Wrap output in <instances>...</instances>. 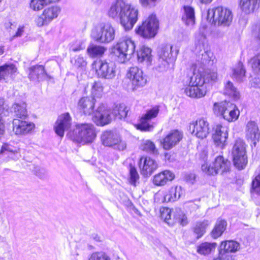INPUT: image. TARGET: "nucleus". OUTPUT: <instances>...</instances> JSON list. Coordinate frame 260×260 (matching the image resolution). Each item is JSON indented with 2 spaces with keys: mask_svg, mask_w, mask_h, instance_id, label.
Returning <instances> with one entry per match:
<instances>
[{
  "mask_svg": "<svg viewBox=\"0 0 260 260\" xmlns=\"http://www.w3.org/2000/svg\"><path fill=\"white\" fill-rule=\"evenodd\" d=\"M139 11L127 3L126 0H116L109 11V17L119 18L121 26L126 31L131 30L138 20Z\"/></svg>",
  "mask_w": 260,
  "mask_h": 260,
  "instance_id": "obj_1",
  "label": "nucleus"
},
{
  "mask_svg": "<svg viewBox=\"0 0 260 260\" xmlns=\"http://www.w3.org/2000/svg\"><path fill=\"white\" fill-rule=\"evenodd\" d=\"M68 136L74 142L84 144L92 143L96 137V134L92 124L79 123L69 132Z\"/></svg>",
  "mask_w": 260,
  "mask_h": 260,
  "instance_id": "obj_2",
  "label": "nucleus"
},
{
  "mask_svg": "<svg viewBox=\"0 0 260 260\" xmlns=\"http://www.w3.org/2000/svg\"><path fill=\"white\" fill-rule=\"evenodd\" d=\"M135 42L128 37L120 38L112 48V53L119 61L124 63L128 60L135 51Z\"/></svg>",
  "mask_w": 260,
  "mask_h": 260,
  "instance_id": "obj_3",
  "label": "nucleus"
},
{
  "mask_svg": "<svg viewBox=\"0 0 260 260\" xmlns=\"http://www.w3.org/2000/svg\"><path fill=\"white\" fill-rule=\"evenodd\" d=\"M207 19L214 25L229 26L232 21L233 14L230 9L218 6L208 9Z\"/></svg>",
  "mask_w": 260,
  "mask_h": 260,
  "instance_id": "obj_4",
  "label": "nucleus"
},
{
  "mask_svg": "<svg viewBox=\"0 0 260 260\" xmlns=\"http://www.w3.org/2000/svg\"><path fill=\"white\" fill-rule=\"evenodd\" d=\"M200 77L192 73L184 79V84L186 87L183 90L187 96L199 99L206 95L208 89L200 82Z\"/></svg>",
  "mask_w": 260,
  "mask_h": 260,
  "instance_id": "obj_5",
  "label": "nucleus"
},
{
  "mask_svg": "<svg viewBox=\"0 0 260 260\" xmlns=\"http://www.w3.org/2000/svg\"><path fill=\"white\" fill-rule=\"evenodd\" d=\"M116 35L115 28L109 23H101L94 27L91 32V37L95 41L108 44L115 39Z\"/></svg>",
  "mask_w": 260,
  "mask_h": 260,
  "instance_id": "obj_6",
  "label": "nucleus"
},
{
  "mask_svg": "<svg viewBox=\"0 0 260 260\" xmlns=\"http://www.w3.org/2000/svg\"><path fill=\"white\" fill-rule=\"evenodd\" d=\"M213 110L215 114L222 116L229 122L236 120L240 114L235 104L226 101L214 103Z\"/></svg>",
  "mask_w": 260,
  "mask_h": 260,
  "instance_id": "obj_7",
  "label": "nucleus"
},
{
  "mask_svg": "<svg viewBox=\"0 0 260 260\" xmlns=\"http://www.w3.org/2000/svg\"><path fill=\"white\" fill-rule=\"evenodd\" d=\"M159 28V22L156 15L152 14L136 29V32L141 37L150 39L155 36Z\"/></svg>",
  "mask_w": 260,
  "mask_h": 260,
  "instance_id": "obj_8",
  "label": "nucleus"
},
{
  "mask_svg": "<svg viewBox=\"0 0 260 260\" xmlns=\"http://www.w3.org/2000/svg\"><path fill=\"white\" fill-rule=\"evenodd\" d=\"M231 162L224 159L222 156H217L212 165L208 166L204 164L202 166V171L206 174L210 175H214L217 174L221 175L230 171Z\"/></svg>",
  "mask_w": 260,
  "mask_h": 260,
  "instance_id": "obj_9",
  "label": "nucleus"
},
{
  "mask_svg": "<svg viewBox=\"0 0 260 260\" xmlns=\"http://www.w3.org/2000/svg\"><path fill=\"white\" fill-rule=\"evenodd\" d=\"M232 153L235 166L239 170L243 169L247 164V159L245 144L242 140L238 139L236 141Z\"/></svg>",
  "mask_w": 260,
  "mask_h": 260,
  "instance_id": "obj_10",
  "label": "nucleus"
},
{
  "mask_svg": "<svg viewBox=\"0 0 260 260\" xmlns=\"http://www.w3.org/2000/svg\"><path fill=\"white\" fill-rule=\"evenodd\" d=\"M205 40L206 36L204 33L200 30L199 34L196 35L195 51L198 56V61H200L202 66L210 61V56L212 55V53L205 47Z\"/></svg>",
  "mask_w": 260,
  "mask_h": 260,
  "instance_id": "obj_11",
  "label": "nucleus"
},
{
  "mask_svg": "<svg viewBox=\"0 0 260 260\" xmlns=\"http://www.w3.org/2000/svg\"><path fill=\"white\" fill-rule=\"evenodd\" d=\"M189 128L192 135L201 139L206 138L209 134V123L206 118L200 117L192 121Z\"/></svg>",
  "mask_w": 260,
  "mask_h": 260,
  "instance_id": "obj_12",
  "label": "nucleus"
},
{
  "mask_svg": "<svg viewBox=\"0 0 260 260\" xmlns=\"http://www.w3.org/2000/svg\"><path fill=\"white\" fill-rule=\"evenodd\" d=\"M101 141L104 145L115 149L123 150L126 148V143L121 140L118 134L112 131H105L101 136Z\"/></svg>",
  "mask_w": 260,
  "mask_h": 260,
  "instance_id": "obj_13",
  "label": "nucleus"
},
{
  "mask_svg": "<svg viewBox=\"0 0 260 260\" xmlns=\"http://www.w3.org/2000/svg\"><path fill=\"white\" fill-rule=\"evenodd\" d=\"M159 111V106H155L147 110L146 113L141 118L140 123L137 125V128L143 132H149L153 128L150 121L156 117Z\"/></svg>",
  "mask_w": 260,
  "mask_h": 260,
  "instance_id": "obj_14",
  "label": "nucleus"
},
{
  "mask_svg": "<svg viewBox=\"0 0 260 260\" xmlns=\"http://www.w3.org/2000/svg\"><path fill=\"white\" fill-rule=\"evenodd\" d=\"M93 113L92 120L97 125H105L109 123L111 120L110 110L102 103L100 104Z\"/></svg>",
  "mask_w": 260,
  "mask_h": 260,
  "instance_id": "obj_15",
  "label": "nucleus"
},
{
  "mask_svg": "<svg viewBox=\"0 0 260 260\" xmlns=\"http://www.w3.org/2000/svg\"><path fill=\"white\" fill-rule=\"evenodd\" d=\"M212 139L215 145L221 149L226 146L228 138L227 128L220 124H217L213 127Z\"/></svg>",
  "mask_w": 260,
  "mask_h": 260,
  "instance_id": "obj_16",
  "label": "nucleus"
},
{
  "mask_svg": "<svg viewBox=\"0 0 260 260\" xmlns=\"http://www.w3.org/2000/svg\"><path fill=\"white\" fill-rule=\"evenodd\" d=\"M28 78L35 83L50 79V76L46 73L45 68L42 65H36L28 69Z\"/></svg>",
  "mask_w": 260,
  "mask_h": 260,
  "instance_id": "obj_17",
  "label": "nucleus"
},
{
  "mask_svg": "<svg viewBox=\"0 0 260 260\" xmlns=\"http://www.w3.org/2000/svg\"><path fill=\"white\" fill-rule=\"evenodd\" d=\"M100 66L97 70L98 76L102 78L111 79L115 76L116 66L112 61L100 60Z\"/></svg>",
  "mask_w": 260,
  "mask_h": 260,
  "instance_id": "obj_18",
  "label": "nucleus"
},
{
  "mask_svg": "<svg viewBox=\"0 0 260 260\" xmlns=\"http://www.w3.org/2000/svg\"><path fill=\"white\" fill-rule=\"evenodd\" d=\"M183 134L178 130H174L169 133L161 141L162 148L169 150L175 146L182 139Z\"/></svg>",
  "mask_w": 260,
  "mask_h": 260,
  "instance_id": "obj_19",
  "label": "nucleus"
},
{
  "mask_svg": "<svg viewBox=\"0 0 260 260\" xmlns=\"http://www.w3.org/2000/svg\"><path fill=\"white\" fill-rule=\"evenodd\" d=\"M71 125V117L69 113H63L58 116L54 126L56 134L60 137L64 136V131Z\"/></svg>",
  "mask_w": 260,
  "mask_h": 260,
  "instance_id": "obj_20",
  "label": "nucleus"
},
{
  "mask_svg": "<svg viewBox=\"0 0 260 260\" xmlns=\"http://www.w3.org/2000/svg\"><path fill=\"white\" fill-rule=\"evenodd\" d=\"M127 77L132 80L133 85L136 87L143 86L146 83V79L143 76L142 71L137 67L129 68Z\"/></svg>",
  "mask_w": 260,
  "mask_h": 260,
  "instance_id": "obj_21",
  "label": "nucleus"
},
{
  "mask_svg": "<svg viewBox=\"0 0 260 260\" xmlns=\"http://www.w3.org/2000/svg\"><path fill=\"white\" fill-rule=\"evenodd\" d=\"M157 162L150 157H142L139 161L141 173L143 176H150L157 168Z\"/></svg>",
  "mask_w": 260,
  "mask_h": 260,
  "instance_id": "obj_22",
  "label": "nucleus"
},
{
  "mask_svg": "<svg viewBox=\"0 0 260 260\" xmlns=\"http://www.w3.org/2000/svg\"><path fill=\"white\" fill-rule=\"evenodd\" d=\"M35 128V124L30 122L14 119L13 130L16 135H25L30 133Z\"/></svg>",
  "mask_w": 260,
  "mask_h": 260,
  "instance_id": "obj_23",
  "label": "nucleus"
},
{
  "mask_svg": "<svg viewBox=\"0 0 260 260\" xmlns=\"http://www.w3.org/2000/svg\"><path fill=\"white\" fill-rule=\"evenodd\" d=\"M192 74L200 76V82L204 86H206L207 89L216 82L218 79L217 73L210 70L206 71L203 73H201L200 72H196L194 70Z\"/></svg>",
  "mask_w": 260,
  "mask_h": 260,
  "instance_id": "obj_24",
  "label": "nucleus"
},
{
  "mask_svg": "<svg viewBox=\"0 0 260 260\" xmlns=\"http://www.w3.org/2000/svg\"><path fill=\"white\" fill-rule=\"evenodd\" d=\"M245 135L246 139L252 142L255 146L260 137L259 130L255 121H249L247 122L245 127Z\"/></svg>",
  "mask_w": 260,
  "mask_h": 260,
  "instance_id": "obj_25",
  "label": "nucleus"
},
{
  "mask_svg": "<svg viewBox=\"0 0 260 260\" xmlns=\"http://www.w3.org/2000/svg\"><path fill=\"white\" fill-rule=\"evenodd\" d=\"M96 100L93 98L88 96L83 97L78 102V107L85 114L90 115L93 113V108Z\"/></svg>",
  "mask_w": 260,
  "mask_h": 260,
  "instance_id": "obj_26",
  "label": "nucleus"
},
{
  "mask_svg": "<svg viewBox=\"0 0 260 260\" xmlns=\"http://www.w3.org/2000/svg\"><path fill=\"white\" fill-rule=\"evenodd\" d=\"M260 0H240L239 6L243 13L250 14L258 9Z\"/></svg>",
  "mask_w": 260,
  "mask_h": 260,
  "instance_id": "obj_27",
  "label": "nucleus"
},
{
  "mask_svg": "<svg viewBox=\"0 0 260 260\" xmlns=\"http://www.w3.org/2000/svg\"><path fill=\"white\" fill-rule=\"evenodd\" d=\"M19 149H18L8 144H4L0 150V155L2 156H8L12 159H17L19 156Z\"/></svg>",
  "mask_w": 260,
  "mask_h": 260,
  "instance_id": "obj_28",
  "label": "nucleus"
},
{
  "mask_svg": "<svg viewBox=\"0 0 260 260\" xmlns=\"http://www.w3.org/2000/svg\"><path fill=\"white\" fill-rule=\"evenodd\" d=\"M174 178V175L169 170H165L158 173L154 176L153 182L157 186H162L169 181L172 180Z\"/></svg>",
  "mask_w": 260,
  "mask_h": 260,
  "instance_id": "obj_29",
  "label": "nucleus"
},
{
  "mask_svg": "<svg viewBox=\"0 0 260 260\" xmlns=\"http://www.w3.org/2000/svg\"><path fill=\"white\" fill-rule=\"evenodd\" d=\"M17 72V68L12 63H6L0 66V81L5 80L8 77L14 78Z\"/></svg>",
  "mask_w": 260,
  "mask_h": 260,
  "instance_id": "obj_30",
  "label": "nucleus"
},
{
  "mask_svg": "<svg viewBox=\"0 0 260 260\" xmlns=\"http://www.w3.org/2000/svg\"><path fill=\"white\" fill-rule=\"evenodd\" d=\"M183 194V190L181 186L172 187L168 192L164 196V201L166 202H175Z\"/></svg>",
  "mask_w": 260,
  "mask_h": 260,
  "instance_id": "obj_31",
  "label": "nucleus"
},
{
  "mask_svg": "<svg viewBox=\"0 0 260 260\" xmlns=\"http://www.w3.org/2000/svg\"><path fill=\"white\" fill-rule=\"evenodd\" d=\"M172 46L170 44H162L157 50L158 55L160 58L174 61L175 58L172 53Z\"/></svg>",
  "mask_w": 260,
  "mask_h": 260,
  "instance_id": "obj_32",
  "label": "nucleus"
},
{
  "mask_svg": "<svg viewBox=\"0 0 260 260\" xmlns=\"http://www.w3.org/2000/svg\"><path fill=\"white\" fill-rule=\"evenodd\" d=\"M184 13L182 16L183 22L188 26H192L195 23V16L194 9L190 6L183 7Z\"/></svg>",
  "mask_w": 260,
  "mask_h": 260,
  "instance_id": "obj_33",
  "label": "nucleus"
},
{
  "mask_svg": "<svg viewBox=\"0 0 260 260\" xmlns=\"http://www.w3.org/2000/svg\"><path fill=\"white\" fill-rule=\"evenodd\" d=\"M137 57L139 62H145L147 65H149L152 61L151 50L143 46L138 51Z\"/></svg>",
  "mask_w": 260,
  "mask_h": 260,
  "instance_id": "obj_34",
  "label": "nucleus"
},
{
  "mask_svg": "<svg viewBox=\"0 0 260 260\" xmlns=\"http://www.w3.org/2000/svg\"><path fill=\"white\" fill-rule=\"evenodd\" d=\"M211 222L208 220L199 221L196 223L193 228L194 233L198 239L200 238L206 233V229L210 224Z\"/></svg>",
  "mask_w": 260,
  "mask_h": 260,
  "instance_id": "obj_35",
  "label": "nucleus"
},
{
  "mask_svg": "<svg viewBox=\"0 0 260 260\" xmlns=\"http://www.w3.org/2000/svg\"><path fill=\"white\" fill-rule=\"evenodd\" d=\"M129 108L124 104L116 105L113 110L115 116L120 119H125L129 111Z\"/></svg>",
  "mask_w": 260,
  "mask_h": 260,
  "instance_id": "obj_36",
  "label": "nucleus"
},
{
  "mask_svg": "<svg viewBox=\"0 0 260 260\" xmlns=\"http://www.w3.org/2000/svg\"><path fill=\"white\" fill-rule=\"evenodd\" d=\"M227 223L224 220L218 219L214 229L211 232V236L214 238L220 237L226 229Z\"/></svg>",
  "mask_w": 260,
  "mask_h": 260,
  "instance_id": "obj_37",
  "label": "nucleus"
},
{
  "mask_svg": "<svg viewBox=\"0 0 260 260\" xmlns=\"http://www.w3.org/2000/svg\"><path fill=\"white\" fill-rule=\"evenodd\" d=\"M223 93L233 98L235 100L239 99L240 97L239 91L234 86L233 83L229 81L225 83Z\"/></svg>",
  "mask_w": 260,
  "mask_h": 260,
  "instance_id": "obj_38",
  "label": "nucleus"
},
{
  "mask_svg": "<svg viewBox=\"0 0 260 260\" xmlns=\"http://www.w3.org/2000/svg\"><path fill=\"white\" fill-rule=\"evenodd\" d=\"M15 115L20 118H25L27 116L26 105L25 103H15L12 107Z\"/></svg>",
  "mask_w": 260,
  "mask_h": 260,
  "instance_id": "obj_39",
  "label": "nucleus"
},
{
  "mask_svg": "<svg viewBox=\"0 0 260 260\" xmlns=\"http://www.w3.org/2000/svg\"><path fill=\"white\" fill-rule=\"evenodd\" d=\"M245 69L241 62H239L233 69V77L238 82H242L245 78Z\"/></svg>",
  "mask_w": 260,
  "mask_h": 260,
  "instance_id": "obj_40",
  "label": "nucleus"
},
{
  "mask_svg": "<svg viewBox=\"0 0 260 260\" xmlns=\"http://www.w3.org/2000/svg\"><path fill=\"white\" fill-rule=\"evenodd\" d=\"M106 50V48L100 45H90L87 48V52L92 57L102 55Z\"/></svg>",
  "mask_w": 260,
  "mask_h": 260,
  "instance_id": "obj_41",
  "label": "nucleus"
},
{
  "mask_svg": "<svg viewBox=\"0 0 260 260\" xmlns=\"http://www.w3.org/2000/svg\"><path fill=\"white\" fill-rule=\"evenodd\" d=\"M60 9L56 6L49 7L44 10L43 14L45 17L47 21L50 22L58 16Z\"/></svg>",
  "mask_w": 260,
  "mask_h": 260,
  "instance_id": "obj_42",
  "label": "nucleus"
},
{
  "mask_svg": "<svg viewBox=\"0 0 260 260\" xmlns=\"http://www.w3.org/2000/svg\"><path fill=\"white\" fill-rule=\"evenodd\" d=\"M239 247L238 242L234 241H228L222 242L220 245V249H223L226 252H234L236 251Z\"/></svg>",
  "mask_w": 260,
  "mask_h": 260,
  "instance_id": "obj_43",
  "label": "nucleus"
},
{
  "mask_svg": "<svg viewBox=\"0 0 260 260\" xmlns=\"http://www.w3.org/2000/svg\"><path fill=\"white\" fill-rule=\"evenodd\" d=\"M216 245L215 243H203L198 247L197 252L201 254H208L215 249Z\"/></svg>",
  "mask_w": 260,
  "mask_h": 260,
  "instance_id": "obj_44",
  "label": "nucleus"
},
{
  "mask_svg": "<svg viewBox=\"0 0 260 260\" xmlns=\"http://www.w3.org/2000/svg\"><path fill=\"white\" fill-rule=\"evenodd\" d=\"M4 99L0 98V139L4 136L5 133V121L3 119L6 109L4 106Z\"/></svg>",
  "mask_w": 260,
  "mask_h": 260,
  "instance_id": "obj_45",
  "label": "nucleus"
},
{
  "mask_svg": "<svg viewBox=\"0 0 260 260\" xmlns=\"http://www.w3.org/2000/svg\"><path fill=\"white\" fill-rule=\"evenodd\" d=\"M141 147L143 151L150 153L155 154L157 153V150L155 147V144L149 140L144 141L141 145Z\"/></svg>",
  "mask_w": 260,
  "mask_h": 260,
  "instance_id": "obj_46",
  "label": "nucleus"
},
{
  "mask_svg": "<svg viewBox=\"0 0 260 260\" xmlns=\"http://www.w3.org/2000/svg\"><path fill=\"white\" fill-rule=\"evenodd\" d=\"M71 62L75 68L82 69L86 66V61L81 55L76 56L71 59Z\"/></svg>",
  "mask_w": 260,
  "mask_h": 260,
  "instance_id": "obj_47",
  "label": "nucleus"
},
{
  "mask_svg": "<svg viewBox=\"0 0 260 260\" xmlns=\"http://www.w3.org/2000/svg\"><path fill=\"white\" fill-rule=\"evenodd\" d=\"M103 88L101 83L95 82L91 88L92 98H101L103 95Z\"/></svg>",
  "mask_w": 260,
  "mask_h": 260,
  "instance_id": "obj_48",
  "label": "nucleus"
},
{
  "mask_svg": "<svg viewBox=\"0 0 260 260\" xmlns=\"http://www.w3.org/2000/svg\"><path fill=\"white\" fill-rule=\"evenodd\" d=\"M173 62L174 61H172L168 59H165L164 58H160V57H159L158 63L156 69L160 72H165L169 69L170 64H173Z\"/></svg>",
  "mask_w": 260,
  "mask_h": 260,
  "instance_id": "obj_49",
  "label": "nucleus"
},
{
  "mask_svg": "<svg viewBox=\"0 0 260 260\" xmlns=\"http://www.w3.org/2000/svg\"><path fill=\"white\" fill-rule=\"evenodd\" d=\"M249 62L253 72L260 75V54L251 58Z\"/></svg>",
  "mask_w": 260,
  "mask_h": 260,
  "instance_id": "obj_50",
  "label": "nucleus"
},
{
  "mask_svg": "<svg viewBox=\"0 0 260 260\" xmlns=\"http://www.w3.org/2000/svg\"><path fill=\"white\" fill-rule=\"evenodd\" d=\"M161 0H139L141 6L146 9H152L161 2Z\"/></svg>",
  "mask_w": 260,
  "mask_h": 260,
  "instance_id": "obj_51",
  "label": "nucleus"
},
{
  "mask_svg": "<svg viewBox=\"0 0 260 260\" xmlns=\"http://www.w3.org/2000/svg\"><path fill=\"white\" fill-rule=\"evenodd\" d=\"M129 167V182L132 185L136 186V182L139 179V176L135 167L131 165Z\"/></svg>",
  "mask_w": 260,
  "mask_h": 260,
  "instance_id": "obj_52",
  "label": "nucleus"
},
{
  "mask_svg": "<svg viewBox=\"0 0 260 260\" xmlns=\"http://www.w3.org/2000/svg\"><path fill=\"white\" fill-rule=\"evenodd\" d=\"M88 260H111L110 257L105 252H95L92 253L89 257Z\"/></svg>",
  "mask_w": 260,
  "mask_h": 260,
  "instance_id": "obj_53",
  "label": "nucleus"
},
{
  "mask_svg": "<svg viewBox=\"0 0 260 260\" xmlns=\"http://www.w3.org/2000/svg\"><path fill=\"white\" fill-rule=\"evenodd\" d=\"M45 5L47 4L44 0H31L30 3V8L35 11L42 9Z\"/></svg>",
  "mask_w": 260,
  "mask_h": 260,
  "instance_id": "obj_54",
  "label": "nucleus"
},
{
  "mask_svg": "<svg viewBox=\"0 0 260 260\" xmlns=\"http://www.w3.org/2000/svg\"><path fill=\"white\" fill-rule=\"evenodd\" d=\"M252 190L254 193L260 194V173L252 182Z\"/></svg>",
  "mask_w": 260,
  "mask_h": 260,
  "instance_id": "obj_55",
  "label": "nucleus"
},
{
  "mask_svg": "<svg viewBox=\"0 0 260 260\" xmlns=\"http://www.w3.org/2000/svg\"><path fill=\"white\" fill-rule=\"evenodd\" d=\"M84 43L80 41H76L74 44H72L70 50L73 52H76L85 48Z\"/></svg>",
  "mask_w": 260,
  "mask_h": 260,
  "instance_id": "obj_56",
  "label": "nucleus"
},
{
  "mask_svg": "<svg viewBox=\"0 0 260 260\" xmlns=\"http://www.w3.org/2000/svg\"><path fill=\"white\" fill-rule=\"evenodd\" d=\"M36 23L38 26L41 27L44 25H47L49 22H48V21H47L46 18L42 14V15L38 17L36 19Z\"/></svg>",
  "mask_w": 260,
  "mask_h": 260,
  "instance_id": "obj_57",
  "label": "nucleus"
},
{
  "mask_svg": "<svg viewBox=\"0 0 260 260\" xmlns=\"http://www.w3.org/2000/svg\"><path fill=\"white\" fill-rule=\"evenodd\" d=\"M161 215L164 217L165 220L167 222L168 220L171 219V211L169 208L164 209Z\"/></svg>",
  "mask_w": 260,
  "mask_h": 260,
  "instance_id": "obj_58",
  "label": "nucleus"
},
{
  "mask_svg": "<svg viewBox=\"0 0 260 260\" xmlns=\"http://www.w3.org/2000/svg\"><path fill=\"white\" fill-rule=\"evenodd\" d=\"M178 222L183 226L186 225L187 223V218L185 214L182 215L178 218Z\"/></svg>",
  "mask_w": 260,
  "mask_h": 260,
  "instance_id": "obj_59",
  "label": "nucleus"
},
{
  "mask_svg": "<svg viewBox=\"0 0 260 260\" xmlns=\"http://www.w3.org/2000/svg\"><path fill=\"white\" fill-rule=\"evenodd\" d=\"M196 179V176L194 174H188L186 177V179L190 183H193Z\"/></svg>",
  "mask_w": 260,
  "mask_h": 260,
  "instance_id": "obj_60",
  "label": "nucleus"
},
{
  "mask_svg": "<svg viewBox=\"0 0 260 260\" xmlns=\"http://www.w3.org/2000/svg\"><path fill=\"white\" fill-rule=\"evenodd\" d=\"M91 239L94 240V241L96 242H99L101 241V237L95 233H93L91 234L90 236Z\"/></svg>",
  "mask_w": 260,
  "mask_h": 260,
  "instance_id": "obj_61",
  "label": "nucleus"
},
{
  "mask_svg": "<svg viewBox=\"0 0 260 260\" xmlns=\"http://www.w3.org/2000/svg\"><path fill=\"white\" fill-rule=\"evenodd\" d=\"M24 31L23 27H20L18 29L16 34L15 35V37H20Z\"/></svg>",
  "mask_w": 260,
  "mask_h": 260,
  "instance_id": "obj_62",
  "label": "nucleus"
},
{
  "mask_svg": "<svg viewBox=\"0 0 260 260\" xmlns=\"http://www.w3.org/2000/svg\"><path fill=\"white\" fill-rule=\"evenodd\" d=\"M199 1L202 4H205L210 3L212 1V0H199Z\"/></svg>",
  "mask_w": 260,
  "mask_h": 260,
  "instance_id": "obj_63",
  "label": "nucleus"
},
{
  "mask_svg": "<svg viewBox=\"0 0 260 260\" xmlns=\"http://www.w3.org/2000/svg\"><path fill=\"white\" fill-rule=\"evenodd\" d=\"M46 4L47 5H48V4H50V3H55V2H57L58 1H59V0H44Z\"/></svg>",
  "mask_w": 260,
  "mask_h": 260,
  "instance_id": "obj_64",
  "label": "nucleus"
}]
</instances>
